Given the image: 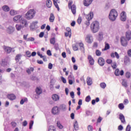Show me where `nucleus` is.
I'll list each match as a JSON object with an SVG mask.
<instances>
[{
  "mask_svg": "<svg viewBox=\"0 0 131 131\" xmlns=\"http://www.w3.org/2000/svg\"><path fill=\"white\" fill-rule=\"evenodd\" d=\"M91 29L93 33L98 32L100 29L99 23L97 21H93L91 25Z\"/></svg>",
  "mask_w": 131,
  "mask_h": 131,
  "instance_id": "f257e3e1",
  "label": "nucleus"
},
{
  "mask_svg": "<svg viewBox=\"0 0 131 131\" xmlns=\"http://www.w3.org/2000/svg\"><path fill=\"white\" fill-rule=\"evenodd\" d=\"M118 16V13H117V11L115 9H112L109 13V19L114 21L115 20H116V18H117V16Z\"/></svg>",
  "mask_w": 131,
  "mask_h": 131,
  "instance_id": "f03ea898",
  "label": "nucleus"
},
{
  "mask_svg": "<svg viewBox=\"0 0 131 131\" xmlns=\"http://www.w3.org/2000/svg\"><path fill=\"white\" fill-rule=\"evenodd\" d=\"M35 13L36 12L34 9H30L26 14V18L28 20L32 19L35 16Z\"/></svg>",
  "mask_w": 131,
  "mask_h": 131,
  "instance_id": "7ed1b4c3",
  "label": "nucleus"
},
{
  "mask_svg": "<svg viewBox=\"0 0 131 131\" xmlns=\"http://www.w3.org/2000/svg\"><path fill=\"white\" fill-rule=\"evenodd\" d=\"M15 28L13 27H9L7 30H6V32L8 34H12L13 33V32L15 31Z\"/></svg>",
  "mask_w": 131,
  "mask_h": 131,
  "instance_id": "20e7f679",
  "label": "nucleus"
},
{
  "mask_svg": "<svg viewBox=\"0 0 131 131\" xmlns=\"http://www.w3.org/2000/svg\"><path fill=\"white\" fill-rule=\"evenodd\" d=\"M3 49L5 52L7 54H10L13 50V49L11 47L7 46H3Z\"/></svg>",
  "mask_w": 131,
  "mask_h": 131,
  "instance_id": "39448f33",
  "label": "nucleus"
},
{
  "mask_svg": "<svg viewBox=\"0 0 131 131\" xmlns=\"http://www.w3.org/2000/svg\"><path fill=\"white\" fill-rule=\"evenodd\" d=\"M120 20L122 21H125L126 19V15L125 11H122L120 13Z\"/></svg>",
  "mask_w": 131,
  "mask_h": 131,
  "instance_id": "423d86ee",
  "label": "nucleus"
},
{
  "mask_svg": "<svg viewBox=\"0 0 131 131\" xmlns=\"http://www.w3.org/2000/svg\"><path fill=\"white\" fill-rule=\"evenodd\" d=\"M98 63L100 66H104L105 64V60L103 58L100 57L98 59Z\"/></svg>",
  "mask_w": 131,
  "mask_h": 131,
  "instance_id": "0eeeda50",
  "label": "nucleus"
},
{
  "mask_svg": "<svg viewBox=\"0 0 131 131\" xmlns=\"http://www.w3.org/2000/svg\"><path fill=\"white\" fill-rule=\"evenodd\" d=\"M115 75L116 76H123L124 75V71L121 70L120 72L118 69L115 71Z\"/></svg>",
  "mask_w": 131,
  "mask_h": 131,
  "instance_id": "6e6552de",
  "label": "nucleus"
},
{
  "mask_svg": "<svg viewBox=\"0 0 131 131\" xmlns=\"http://www.w3.org/2000/svg\"><path fill=\"white\" fill-rule=\"evenodd\" d=\"M121 43L122 46L126 47L127 45V41L124 37H121L120 38Z\"/></svg>",
  "mask_w": 131,
  "mask_h": 131,
  "instance_id": "1a4fd4ad",
  "label": "nucleus"
},
{
  "mask_svg": "<svg viewBox=\"0 0 131 131\" xmlns=\"http://www.w3.org/2000/svg\"><path fill=\"white\" fill-rule=\"evenodd\" d=\"M20 23L22 25L23 27H27L28 26V23L26 19H24V18H21L20 20Z\"/></svg>",
  "mask_w": 131,
  "mask_h": 131,
  "instance_id": "9d476101",
  "label": "nucleus"
},
{
  "mask_svg": "<svg viewBox=\"0 0 131 131\" xmlns=\"http://www.w3.org/2000/svg\"><path fill=\"white\" fill-rule=\"evenodd\" d=\"M94 17V13L93 12H90L87 15H86L85 17L87 20H91Z\"/></svg>",
  "mask_w": 131,
  "mask_h": 131,
  "instance_id": "9b49d317",
  "label": "nucleus"
},
{
  "mask_svg": "<svg viewBox=\"0 0 131 131\" xmlns=\"http://www.w3.org/2000/svg\"><path fill=\"white\" fill-rule=\"evenodd\" d=\"M52 113L54 115H57L59 113V111L57 106H55L52 108Z\"/></svg>",
  "mask_w": 131,
  "mask_h": 131,
  "instance_id": "f8f14e48",
  "label": "nucleus"
},
{
  "mask_svg": "<svg viewBox=\"0 0 131 131\" xmlns=\"http://www.w3.org/2000/svg\"><path fill=\"white\" fill-rule=\"evenodd\" d=\"M88 59L89 61V63H90V65H94V64L95 63V60L91 55H88Z\"/></svg>",
  "mask_w": 131,
  "mask_h": 131,
  "instance_id": "ddd939ff",
  "label": "nucleus"
},
{
  "mask_svg": "<svg viewBox=\"0 0 131 131\" xmlns=\"http://www.w3.org/2000/svg\"><path fill=\"white\" fill-rule=\"evenodd\" d=\"M93 0H84L83 5L85 7L89 6L93 2Z\"/></svg>",
  "mask_w": 131,
  "mask_h": 131,
  "instance_id": "4468645a",
  "label": "nucleus"
},
{
  "mask_svg": "<svg viewBox=\"0 0 131 131\" xmlns=\"http://www.w3.org/2000/svg\"><path fill=\"white\" fill-rule=\"evenodd\" d=\"M125 37L127 40L129 41L131 39V31H128L125 33Z\"/></svg>",
  "mask_w": 131,
  "mask_h": 131,
  "instance_id": "2eb2a0df",
  "label": "nucleus"
},
{
  "mask_svg": "<svg viewBox=\"0 0 131 131\" xmlns=\"http://www.w3.org/2000/svg\"><path fill=\"white\" fill-rule=\"evenodd\" d=\"M86 83L89 86H91L93 84V80L91 77H88L86 78Z\"/></svg>",
  "mask_w": 131,
  "mask_h": 131,
  "instance_id": "dca6fc26",
  "label": "nucleus"
},
{
  "mask_svg": "<svg viewBox=\"0 0 131 131\" xmlns=\"http://www.w3.org/2000/svg\"><path fill=\"white\" fill-rule=\"evenodd\" d=\"M7 98L10 100H14L16 99V97L14 94H11L7 95Z\"/></svg>",
  "mask_w": 131,
  "mask_h": 131,
  "instance_id": "f3484780",
  "label": "nucleus"
},
{
  "mask_svg": "<svg viewBox=\"0 0 131 131\" xmlns=\"http://www.w3.org/2000/svg\"><path fill=\"white\" fill-rule=\"evenodd\" d=\"M70 9L72 10V13L73 14L75 15L76 13V6L75 5H72V7H70Z\"/></svg>",
  "mask_w": 131,
  "mask_h": 131,
  "instance_id": "a211bd4d",
  "label": "nucleus"
},
{
  "mask_svg": "<svg viewBox=\"0 0 131 131\" xmlns=\"http://www.w3.org/2000/svg\"><path fill=\"white\" fill-rule=\"evenodd\" d=\"M2 10L5 12H9L10 10V7L7 5H4L2 7Z\"/></svg>",
  "mask_w": 131,
  "mask_h": 131,
  "instance_id": "6ab92c4d",
  "label": "nucleus"
},
{
  "mask_svg": "<svg viewBox=\"0 0 131 131\" xmlns=\"http://www.w3.org/2000/svg\"><path fill=\"white\" fill-rule=\"evenodd\" d=\"M22 20V16L21 15H16L13 18V21L16 22L19 21V22Z\"/></svg>",
  "mask_w": 131,
  "mask_h": 131,
  "instance_id": "aec40b11",
  "label": "nucleus"
},
{
  "mask_svg": "<svg viewBox=\"0 0 131 131\" xmlns=\"http://www.w3.org/2000/svg\"><path fill=\"white\" fill-rule=\"evenodd\" d=\"M111 57L112 58H115V57L117 58V59H119V54L117 52H115L114 53H111Z\"/></svg>",
  "mask_w": 131,
  "mask_h": 131,
  "instance_id": "412c9836",
  "label": "nucleus"
},
{
  "mask_svg": "<svg viewBox=\"0 0 131 131\" xmlns=\"http://www.w3.org/2000/svg\"><path fill=\"white\" fill-rule=\"evenodd\" d=\"M52 98L53 101H58L59 100V98H60L59 96L57 94L53 95Z\"/></svg>",
  "mask_w": 131,
  "mask_h": 131,
  "instance_id": "4be33fe9",
  "label": "nucleus"
},
{
  "mask_svg": "<svg viewBox=\"0 0 131 131\" xmlns=\"http://www.w3.org/2000/svg\"><path fill=\"white\" fill-rule=\"evenodd\" d=\"M104 44H105V47L104 49H102V51H104L110 49V45L109 43H107L106 42H105Z\"/></svg>",
  "mask_w": 131,
  "mask_h": 131,
  "instance_id": "5701e85b",
  "label": "nucleus"
},
{
  "mask_svg": "<svg viewBox=\"0 0 131 131\" xmlns=\"http://www.w3.org/2000/svg\"><path fill=\"white\" fill-rule=\"evenodd\" d=\"M52 2L51 0H47L46 1V6L48 8H51L52 7Z\"/></svg>",
  "mask_w": 131,
  "mask_h": 131,
  "instance_id": "b1692460",
  "label": "nucleus"
},
{
  "mask_svg": "<svg viewBox=\"0 0 131 131\" xmlns=\"http://www.w3.org/2000/svg\"><path fill=\"white\" fill-rule=\"evenodd\" d=\"M91 37H92V36L91 35H86V38H85V41L89 43H92V41L91 39Z\"/></svg>",
  "mask_w": 131,
  "mask_h": 131,
  "instance_id": "393cba45",
  "label": "nucleus"
},
{
  "mask_svg": "<svg viewBox=\"0 0 131 131\" xmlns=\"http://www.w3.org/2000/svg\"><path fill=\"white\" fill-rule=\"evenodd\" d=\"M100 101V98L99 97H96V99H93L92 100V104L93 105H95L96 104V102L98 103Z\"/></svg>",
  "mask_w": 131,
  "mask_h": 131,
  "instance_id": "a878e982",
  "label": "nucleus"
},
{
  "mask_svg": "<svg viewBox=\"0 0 131 131\" xmlns=\"http://www.w3.org/2000/svg\"><path fill=\"white\" fill-rule=\"evenodd\" d=\"M55 20V16L54 14L53 13H51L50 14V17L49 18V21L50 23H53Z\"/></svg>",
  "mask_w": 131,
  "mask_h": 131,
  "instance_id": "bb28decb",
  "label": "nucleus"
},
{
  "mask_svg": "<svg viewBox=\"0 0 131 131\" xmlns=\"http://www.w3.org/2000/svg\"><path fill=\"white\" fill-rule=\"evenodd\" d=\"M35 91L38 95H39L42 93V90L40 87H37Z\"/></svg>",
  "mask_w": 131,
  "mask_h": 131,
  "instance_id": "cd10ccee",
  "label": "nucleus"
},
{
  "mask_svg": "<svg viewBox=\"0 0 131 131\" xmlns=\"http://www.w3.org/2000/svg\"><path fill=\"white\" fill-rule=\"evenodd\" d=\"M119 119L121 120L122 123H124L125 122V118L123 116V115H122V114H120L119 115Z\"/></svg>",
  "mask_w": 131,
  "mask_h": 131,
  "instance_id": "c85d7f7f",
  "label": "nucleus"
},
{
  "mask_svg": "<svg viewBox=\"0 0 131 131\" xmlns=\"http://www.w3.org/2000/svg\"><path fill=\"white\" fill-rule=\"evenodd\" d=\"M22 57V55H21L20 54H17L16 57H15V60L16 62H19V61L20 60V59H21V57Z\"/></svg>",
  "mask_w": 131,
  "mask_h": 131,
  "instance_id": "c756f323",
  "label": "nucleus"
},
{
  "mask_svg": "<svg viewBox=\"0 0 131 131\" xmlns=\"http://www.w3.org/2000/svg\"><path fill=\"white\" fill-rule=\"evenodd\" d=\"M73 126H74V128L75 130H78L79 126H78V123L77 121H76L73 123Z\"/></svg>",
  "mask_w": 131,
  "mask_h": 131,
  "instance_id": "7c9ffc66",
  "label": "nucleus"
},
{
  "mask_svg": "<svg viewBox=\"0 0 131 131\" xmlns=\"http://www.w3.org/2000/svg\"><path fill=\"white\" fill-rule=\"evenodd\" d=\"M100 86L101 89H105L107 86V84L105 82H101L100 83Z\"/></svg>",
  "mask_w": 131,
  "mask_h": 131,
  "instance_id": "2f4dec72",
  "label": "nucleus"
},
{
  "mask_svg": "<svg viewBox=\"0 0 131 131\" xmlns=\"http://www.w3.org/2000/svg\"><path fill=\"white\" fill-rule=\"evenodd\" d=\"M27 101H28L27 98H24L21 99V100L20 101V104L21 105H23V104H24V103L27 102Z\"/></svg>",
  "mask_w": 131,
  "mask_h": 131,
  "instance_id": "473e14b6",
  "label": "nucleus"
},
{
  "mask_svg": "<svg viewBox=\"0 0 131 131\" xmlns=\"http://www.w3.org/2000/svg\"><path fill=\"white\" fill-rule=\"evenodd\" d=\"M79 46L80 47V49L82 52L84 51L85 49L83 43H82V42L79 43Z\"/></svg>",
  "mask_w": 131,
  "mask_h": 131,
  "instance_id": "72a5a7b5",
  "label": "nucleus"
},
{
  "mask_svg": "<svg viewBox=\"0 0 131 131\" xmlns=\"http://www.w3.org/2000/svg\"><path fill=\"white\" fill-rule=\"evenodd\" d=\"M15 28L17 31H20L22 28L24 27H23V26L20 25H16Z\"/></svg>",
  "mask_w": 131,
  "mask_h": 131,
  "instance_id": "f704fd0d",
  "label": "nucleus"
},
{
  "mask_svg": "<svg viewBox=\"0 0 131 131\" xmlns=\"http://www.w3.org/2000/svg\"><path fill=\"white\" fill-rule=\"evenodd\" d=\"M124 63H125V64H127L128 63H129V62H130V59H129V58L128 57L125 56V57H124Z\"/></svg>",
  "mask_w": 131,
  "mask_h": 131,
  "instance_id": "c9c22d12",
  "label": "nucleus"
},
{
  "mask_svg": "<svg viewBox=\"0 0 131 131\" xmlns=\"http://www.w3.org/2000/svg\"><path fill=\"white\" fill-rule=\"evenodd\" d=\"M91 100V97L90 95L87 96L85 98V101L86 102H90Z\"/></svg>",
  "mask_w": 131,
  "mask_h": 131,
  "instance_id": "e433bc0d",
  "label": "nucleus"
},
{
  "mask_svg": "<svg viewBox=\"0 0 131 131\" xmlns=\"http://www.w3.org/2000/svg\"><path fill=\"white\" fill-rule=\"evenodd\" d=\"M34 70V69L33 68H30L29 69H27V73L30 75L31 74V72H32Z\"/></svg>",
  "mask_w": 131,
  "mask_h": 131,
  "instance_id": "4c0bfd02",
  "label": "nucleus"
},
{
  "mask_svg": "<svg viewBox=\"0 0 131 131\" xmlns=\"http://www.w3.org/2000/svg\"><path fill=\"white\" fill-rule=\"evenodd\" d=\"M95 53L96 56H100L102 55V52L99 50H96L95 51Z\"/></svg>",
  "mask_w": 131,
  "mask_h": 131,
  "instance_id": "58836bf2",
  "label": "nucleus"
},
{
  "mask_svg": "<svg viewBox=\"0 0 131 131\" xmlns=\"http://www.w3.org/2000/svg\"><path fill=\"white\" fill-rule=\"evenodd\" d=\"M57 126L59 129H62L63 126L61 125L60 121H57Z\"/></svg>",
  "mask_w": 131,
  "mask_h": 131,
  "instance_id": "ea45409f",
  "label": "nucleus"
},
{
  "mask_svg": "<svg viewBox=\"0 0 131 131\" xmlns=\"http://www.w3.org/2000/svg\"><path fill=\"white\" fill-rule=\"evenodd\" d=\"M118 107L120 110H122L124 108V105L122 103H119L118 105Z\"/></svg>",
  "mask_w": 131,
  "mask_h": 131,
  "instance_id": "a19ab883",
  "label": "nucleus"
},
{
  "mask_svg": "<svg viewBox=\"0 0 131 131\" xmlns=\"http://www.w3.org/2000/svg\"><path fill=\"white\" fill-rule=\"evenodd\" d=\"M53 2H54V4L55 6L56 7V8L57 9L58 11H59L60 9H59V7L57 2L55 0H53Z\"/></svg>",
  "mask_w": 131,
  "mask_h": 131,
  "instance_id": "79ce46f5",
  "label": "nucleus"
},
{
  "mask_svg": "<svg viewBox=\"0 0 131 131\" xmlns=\"http://www.w3.org/2000/svg\"><path fill=\"white\" fill-rule=\"evenodd\" d=\"M49 131H56V128L54 126H50L49 128Z\"/></svg>",
  "mask_w": 131,
  "mask_h": 131,
  "instance_id": "37998d69",
  "label": "nucleus"
},
{
  "mask_svg": "<svg viewBox=\"0 0 131 131\" xmlns=\"http://www.w3.org/2000/svg\"><path fill=\"white\" fill-rule=\"evenodd\" d=\"M60 110L62 111H65L66 110V105L61 104L60 106Z\"/></svg>",
  "mask_w": 131,
  "mask_h": 131,
  "instance_id": "c03bdc74",
  "label": "nucleus"
},
{
  "mask_svg": "<svg viewBox=\"0 0 131 131\" xmlns=\"http://www.w3.org/2000/svg\"><path fill=\"white\" fill-rule=\"evenodd\" d=\"M16 14V12L14 10H11L10 11V14L12 16H14Z\"/></svg>",
  "mask_w": 131,
  "mask_h": 131,
  "instance_id": "a18cd8bd",
  "label": "nucleus"
},
{
  "mask_svg": "<svg viewBox=\"0 0 131 131\" xmlns=\"http://www.w3.org/2000/svg\"><path fill=\"white\" fill-rule=\"evenodd\" d=\"M82 22V17L81 16H78L77 19V23L78 24L80 25Z\"/></svg>",
  "mask_w": 131,
  "mask_h": 131,
  "instance_id": "49530a36",
  "label": "nucleus"
},
{
  "mask_svg": "<svg viewBox=\"0 0 131 131\" xmlns=\"http://www.w3.org/2000/svg\"><path fill=\"white\" fill-rule=\"evenodd\" d=\"M71 35H72L71 32H68L64 33V36H66V37L69 36V37L71 38Z\"/></svg>",
  "mask_w": 131,
  "mask_h": 131,
  "instance_id": "de8ad7c7",
  "label": "nucleus"
},
{
  "mask_svg": "<svg viewBox=\"0 0 131 131\" xmlns=\"http://www.w3.org/2000/svg\"><path fill=\"white\" fill-rule=\"evenodd\" d=\"M88 131H93L94 128L92 125H88Z\"/></svg>",
  "mask_w": 131,
  "mask_h": 131,
  "instance_id": "09e8293b",
  "label": "nucleus"
},
{
  "mask_svg": "<svg viewBox=\"0 0 131 131\" xmlns=\"http://www.w3.org/2000/svg\"><path fill=\"white\" fill-rule=\"evenodd\" d=\"M55 42H56V41H55V38H53L50 39V43L51 44L54 45L55 43Z\"/></svg>",
  "mask_w": 131,
  "mask_h": 131,
  "instance_id": "8fccbe9b",
  "label": "nucleus"
},
{
  "mask_svg": "<svg viewBox=\"0 0 131 131\" xmlns=\"http://www.w3.org/2000/svg\"><path fill=\"white\" fill-rule=\"evenodd\" d=\"M73 50L74 51H78V46L77 45H73Z\"/></svg>",
  "mask_w": 131,
  "mask_h": 131,
  "instance_id": "3c124183",
  "label": "nucleus"
},
{
  "mask_svg": "<svg viewBox=\"0 0 131 131\" xmlns=\"http://www.w3.org/2000/svg\"><path fill=\"white\" fill-rule=\"evenodd\" d=\"M34 124L33 121H31L29 123V129H31L32 128L33 125Z\"/></svg>",
  "mask_w": 131,
  "mask_h": 131,
  "instance_id": "603ef678",
  "label": "nucleus"
},
{
  "mask_svg": "<svg viewBox=\"0 0 131 131\" xmlns=\"http://www.w3.org/2000/svg\"><path fill=\"white\" fill-rule=\"evenodd\" d=\"M122 85L125 87V88H127V83L124 80H123L122 82Z\"/></svg>",
  "mask_w": 131,
  "mask_h": 131,
  "instance_id": "864d4df0",
  "label": "nucleus"
},
{
  "mask_svg": "<svg viewBox=\"0 0 131 131\" xmlns=\"http://www.w3.org/2000/svg\"><path fill=\"white\" fill-rule=\"evenodd\" d=\"M99 37L100 39H102L103 38V33L102 32H100L99 33Z\"/></svg>",
  "mask_w": 131,
  "mask_h": 131,
  "instance_id": "5fc2aeb1",
  "label": "nucleus"
},
{
  "mask_svg": "<svg viewBox=\"0 0 131 131\" xmlns=\"http://www.w3.org/2000/svg\"><path fill=\"white\" fill-rule=\"evenodd\" d=\"M73 2L72 1H69V9H70V7H72Z\"/></svg>",
  "mask_w": 131,
  "mask_h": 131,
  "instance_id": "6e6d98bb",
  "label": "nucleus"
},
{
  "mask_svg": "<svg viewBox=\"0 0 131 131\" xmlns=\"http://www.w3.org/2000/svg\"><path fill=\"white\" fill-rule=\"evenodd\" d=\"M70 95H71V97H72V99H74L75 97V94H74V92H71L70 93Z\"/></svg>",
  "mask_w": 131,
  "mask_h": 131,
  "instance_id": "4d7b16f0",
  "label": "nucleus"
},
{
  "mask_svg": "<svg viewBox=\"0 0 131 131\" xmlns=\"http://www.w3.org/2000/svg\"><path fill=\"white\" fill-rule=\"evenodd\" d=\"M126 77L127 78H129L130 77V73L128 72L126 73Z\"/></svg>",
  "mask_w": 131,
  "mask_h": 131,
  "instance_id": "13d9d810",
  "label": "nucleus"
},
{
  "mask_svg": "<svg viewBox=\"0 0 131 131\" xmlns=\"http://www.w3.org/2000/svg\"><path fill=\"white\" fill-rule=\"evenodd\" d=\"M129 102V101L127 99H124V101H123V103L125 105H127Z\"/></svg>",
  "mask_w": 131,
  "mask_h": 131,
  "instance_id": "bf43d9fd",
  "label": "nucleus"
},
{
  "mask_svg": "<svg viewBox=\"0 0 131 131\" xmlns=\"http://www.w3.org/2000/svg\"><path fill=\"white\" fill-rule=\"evenodd\" d=\"M26 55H27L28 57H30L31 56V53H30V52H29V51H27V52H26Z\"/></svg>",
  "mask_w": 131,
  "mask_h": 131,
  "instance_id": "052dcab7",
  "label": "nucleus"
},
{
  "mask_svg": "<svg viewBox=\"0 0 131 131\" xmlns=\"http://www.w3.org/2000/svg\"><path fill=\"white\" fill-rule=\"evenodd\" d=\"M61 79L62 80L63 83H67V80L63 77H62V76L61 77Z\"/></svg>",
  "mask_w": 131,
  "mask_h": 131,
  "instance_id": "680f3d73",
  "label": "nucleus"
},
{
  "mask_svg": "<svg viewBox=\"0 0 131 131\" xmlns=\"http://www.w3.org/2000/svg\"><path fill=\"white\" fill-rule=\"evenodd\" d=\"M106 61L107 64H111L112 63V60L110 59H107Z\"/></svg>",
  "mask_w": 131,
  "mask_h": 131,
  "instance_id": "e2e57ef3",
  "label": "nucleus"
},
{
  "mask_svg": "<svg viewBox=\"0 0 131 131\" xmlns=\"http://www.w3.org/2000/svg\"><path fill=\"white\" fill-rule=\"evenodd\" d=\"M118 129L119 130L121 131V130H123V126H122V125H119V126H118Z\"/></svg>",
  "mask_w": 131,
  "mask_h": 131,
  "instance_id": "0e129e2a",
  "label": "nucleus"
},
{
  "mask_svg": "<svg viewBox=\"0 0 131 131\" xmlns=\"http://www.w3.org/2000/svg\"><path fill=\"white\" fill-rule=\"evenodd\" d=\"M27 124H28L27 121H25L24 122H23V125L24 126H27Z\"/></svg>",
  "mask_w": 131,
  "mask_h": 131,
  "instance_id": "69168bd1",
  "label": "nucleus"
},
{
  "mask_svg": "<svg viewBox=\"0 0 131 131\" xmlns=\"http://www.w3.org/2000/svg\"><path fill=\"white\" fill-rule=\"evenodd\" d=\"M126 131H130V125H127L126 128Z\"/></svg>",
  "mask_w": 131,
  "mask_h": 131,
  "instance_id": "338daca9",
  "label": "nucleus"
},
{
  "mask_svg": "<svg viewBox=\"0 0 131 131\" xmlns=\"http://www.w3.org/2000/svg\"><path fill=\"white\" fill-rule=\"evenodd\" d=\"M127 54L129 57H131V49L128 50Z\"/></svg>",
  "mask_w": 131,
  "mask_h": 131,
  "instance_id": "774afa93",
  "label": "nucleus"
}]
</instances>
